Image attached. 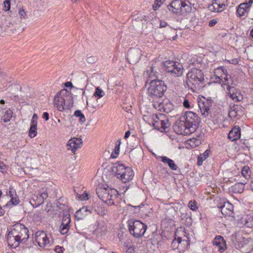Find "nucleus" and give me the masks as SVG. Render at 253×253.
I'll use <instances>...</instances> for the list:
<instances>
[{
  "mask_svg": "<svg viewBox=\"0 0 253 253\" xmlns=\"http://www.w3.org/2000/svg\"><path fill=\"white\" fill-rule=\"evenodd\" d=\"M65 86L66 87H70V86H71L72 88L74 87L72 83L70 82H68L66 83H65Z\"/></svg>",
  "mask_w": 253,
  "mask_h": 253,
  "instance_id": "338daca9",
  "label": "nucleus"
},
{
  "mask_svg": "<svg viewBox=\"0 0 253 253\" xmlns=\"http://www.w3.org/2000/svg\"><path fill=\"white\" fill-rule=\"evenodd\" d=\"M212 102L211 100L204 99L203 100L198 101V106L200 112L204 118H206L211 113V109Z\"/></svg>",
  "mask_w": 253,
  "mask_h": 253,
  "instance_id": "dca6fc26",
  "label": "nucleus"
},
{
  "mask_svg": "<svg viewBox=\"0 0 253 253\" xmlns=\"http://www.w3.org/2000/svg\"><path fill=\"white\" fill-rule=\"evenodd\" d=\"M180 119L196 129L200 123V119L197 114L191 111L186 112L184 116L180 117Z\"/></svg>",
  "mask_w": 253,
  "mask_h": 253,
  "instance_id": "9b49d317",
  "label": "nucleus"
},
{
  "mask_svg": "<svg viewBox=\"0 0 253 253\" xmlns=\"http://www.w3.org/2000/svg\"><path fill=\"white\" fill-rule=\"evenodd\" d=\"M128 224L130 234L136 238L143 236L147 228L146 224L139 220H129Z\"/></svg>",
  "mask_w": 253,
  "mask_h": 253,
  "instance_id": "423d86ee",
  "label": "nucleus"
},
{
  "mask_svg": "<svg viewBox=\"0 0 253 253\" xmlns=\"http://www.w3.org/2000/svg\"><path fill=\"white\" fill-rule=\"evenodd\" d=\"M166 71L173 74L174 77H180L183 74V65L173 61H166L164 63Z\"/></svg>",
  "mask_w": 253,
  "mask_h": 253,
  "instance_id": "9d476101",
  "label": "nucleus"
},
{
  "mask_svg": "<svg viewBox=\"0 0 253 253\" xmlns=\"http://www.w3.org/2000/svg\"><path fill=\"white\" fill-rule=\"evenodd\" d=\"M121 143V140H118L116 144V146L114 150V152L111 154V157L113 158H117L119 154L120 146Z\"/></svg>",
  "mask_w": 253,
  "mask_h": 253,
  "instance_id": "473e14b6",
  "label": "nucleus"
},
{
  "mask_svg": "<svg viewBox=\"0 0 253 253\" xmlns=\"http://www.w3.org/2000/svg\"><path fill=\"white\" fill-rule=\"evenodd\" d=\"M14 192H12V191L9 190L8 191V192L7 193V195H8L10 198H11L12 197L14 196Z\"/></svg>",
  "mask_w": 253,
  "mask_h": 253,
  "instance_id": "774afa93",
  "label": "nucleus"
},
{
  "mask_svg": "<svg viewBox=\"0 0 253 253\" xmlns=\"http://www.w3.org/2000/svg\"><path fill=\"white\" fill-rule=\"evenodd\" d=\"M166 90L167 86L163 81L153 80L150 83L148 94L153 101L157 99L160 100Z\"/></svg>",
  "mask_w": 253,
  "mask_h": 253,
  "instance_id": "7ed1b4c3",
  "label": "nucleus"
},
{
  "mask_svg": "<svg viewBox=\"0 0 253 253\" xmlns=\"http://www.w3.org/2000/svg\"><path fill=\"white\" fill-rule=\"evenodd\" d=\"M192 11L191 4L189 2H183V4L180 10V12L182 15H187L190 13Z\"/></svg>",
  "mask_w": 253,
  "mask_h": 253,
  "instance_id": "cd10ccee",
  "label": "nucleus"
},
{
  "mask_svg": "<svg viewBox=\"0 0 253 253\" xmlns=\"http://www.w3.org/2000/svg\"><path fill=\"white\" fill-rule=\"evenodd\" d=\"M86 104H87V105L89 107H91L93 109H97L99 107V105H94V104L91 103L90 102L89 103V102H88L87 99H86Z\"/></svg>",
  "mask_w": 253,
  "mask_h": 253,
  "instance_id": "4d7b16f0",
  "label": "nucleus"
},
{
  "mask_svg": "<svg viewBox=\"0 0 253 253\" xmlns=\"http://www.w3.org/2000/svg\"><path fill=\"white\" fill-rule=\"evenodd\" d=\"M182 242L181 238H178L177 239L174 240L172 242V245L173 247L177 248L179 245ZM183 242H185V241H183Z\"/></svg>",
  "mask_w": 253,
  "mask_h": 253,
  "instance_id": "09e8293b",
  "label": "nucleus"
},
{
  "mask_svg": "<svg viewBox=\"0 0 253 253\" xmlns=\"http://www.w3.org/2000/svg\"><path fill=\"white\" fill-rule=\"evenodd\" d=\"M10 9V0H6L4 1L3 9L6 11H9Z\"/></svg>",
  "mask_w": 253,
  "mask_h": 253,
  "instance_id": "8fccbe9b",
  "label": "nucleus"
},
{
  "mask_svg": "<svg viewBox=\"0 0 253 253\" xmlns=\"http://www.w3.org/2000/svg\"><path fill=\"white\" fill-rule=\"evenodd\" d=\"M183 106L186 108H189L190 107V102L189 100L187 99H184V101L183 102Z\"/></svg>",
  "mask_w": 253,
  "mask_h": 253,
  "instance_id": "13d9d810",
  "label": "nucleus"
},
{
  "mask_svg": "<svg viewBox=\"0 0 253 253\" xmlns=\"http://www.w3.org/2000/svg\"><path fill=\"white\" fill-rule=\"evenodd\" d=\"M96 231L100 233L101 235H105L107 231L106 224L103 221L99 222L97 227L96 228Z\"/></svg>",
  "mask_w": 253,
  "mask_h": 253,
  "instance_id": "7c9ffc66",
  "label": "nucleus"
},
{
  "mask_svg": "<svg viewBox=\"0 0 253 253\" xmlns=\"http://www.w3.org/2000/svg\"><path fill=\"white\" fill-rule=\"evenodd\" d=\"M37 120L38 116L36 114H34L33 116L31 124L37 125Z\"/></svg>",
  "mask_w": 253,
  "mask_h": 253,
  "instance_id": "6e6d98bb",
  "label": "nucleus"
},
{
  "mask_svg": "<svg viewBox=\"0 0 253 253\" xmlns=\"http://www.w3.org/2000/svg\"><path fill=\"white\" fill-rule=\"evenodd\" d=\"M250 169L248 166H245L242 169L241 173L245 179H247L250 177Z\"/></svg>",
  "mask_w": 253,
  "mask_h": 253,
  "instance_id": "f704fd0d",
  "label": "nucleus"
},
{
  "mask_svg": "<svg viewBox=\"0 0 253 253\" xmlns=\"http://www.w3.org/2000/svg\"><path fill=\"white\" fill-rule=\"evenodd\" d=\"M188 141L189 144L193 147L199 146L201 143V141L200 139L196 138H191L189 139Z\"/></svg>",
  "mask_w": 253,
  "mask_h": 253,
  "instance_id": "58836bf2",
  "label": "nucleus"
},
{
  "mask_svg": "<svg viewBox=\"0 0 253 253\" xmlns=\"http://www.w3.org/2000/svg\"><path fill=\"white\" fill-rule=\"evenodd\" d=\"M13 112L11 110H8L5 112L2 117V119L4 122L6 123L10 121L12 116Z\"/></svg>",
  "mask_w": 253,
  "mask_h": 253,
  "instance_id": "e433bc0d",
  "label": "nucleus"
},
{
  "mask_svg": "<svg viewBox=\"0 0 253 253\" xmlns=\"http://www.w3.org/2000/svg\"><path fill=\"white\" fill-rule=\"evenodd\" d=\"M156 72L154 71V67L151 66L149 67L144 72V75L146 77L152 78L155 77Z\"/></svg>",
  "mask_w": 253,
  "mask_h": 253,
  "instance_id": "2f4dec72",
  "label": "nucleus"
},
{
  "mask_svg": "<svg viewBox=\"0 0 253 253\" xmlns=\"http://www.w3.org/2000/svg\"><path fill=\"white\" fill-rule=\"evenodd\" d=\"M74 115L76 117H80V122L84 123L85 121L84 115L80 110H77L74 113Z\"/></svg>",
  "mask_w": 253,
  "mask_h": 253,
  "instance_id": "a19ab883",
  "label": "nucleus"
},
{
  "mask_svg": "<svg viewBox=\"0 0 253 253\" xmlns=\"http://www.w3.org/2000/svg\"><path fill=\"white\" fill-rule=\"evenodd\" d=\"M87 212L91 213L92 211L87 207H84L77 211L75 215L77 219L81 220L82 219L84 216L87 215Z\"/></svg>",
  "mask_w": 253,
  "mask_h": 253,
  "instance_id": "a878e982",
  "label": "nucleus"
},
{
  "mask_svg": "<svg viewBox=\"0 0 253 253\" xmlns=\"http://www.w3.org/2000/svg\"><path fill=\"white\" fill-rule=\"evenodd\" d=\"M211 150L210 149L206 150L203 153L201 154L198 157L197 165L201 166L204 161H205L209 156Z\"/></svg>",
  "mask_w": 253,
  "mask_h": 253,
  "instance_id": "c756f323",
  "label": "nucleus"
},
{
  "mask_svg": "<svg viewBox=\"0 0 253 253\" xmlns=\"http://www.w3.org/2000/svg\"><path fill=\"white\" fill-rule=\"evenodd\" d=\"M105 95L104 91L102 90L99 87H97L95 88V91L93 93V96L97 97L98 99L104 96Z\"/></svg>",
  "mask_w": 253,
  "mask_h": 253,
  "instance_id": "c9c22d12",
  "label": "nucleus"
},
{
  "mask_svg": "<svg viewBox=\"0 0 253 253\" xmlns=\"http://www.w3.org/2000/svg\"><path fill=\"white\" fill-rule=\"evenodd\" d=\"M95 211L98 214L101 216H104L107 213V210L102 207H98L96 209H95Z\"/></svg>",
  "mask_w": 253,
  "mask_h": 253,
  "instance_id": "ea45409f",
  "label": "nucleus"
},
{
  "mask_svg": "<svg viewBox=\"0 0 253 253\" xmlns=\"http://www.w3.org/2000/svg\"><path fill=\"white\" fill-rule=\"evenodd\" d=\"M225 88L229 93L230 97L235 101H239L240 99L239 98L238 95L240 94L239 92L237 91L236 88L233 86H231L229 84H227V85H224Z\"/></svg>",
  "mask_w": 253,
  "mask_h": 253,
  "instance_id": "5701e85b",
  "label": "nucleus"
},
{
  "mask_svg": "<svg viewBox=\"0 0 253 253\" xmlns=\"http://www.w3.org/2000/svg\"><path fill=\"white\" fill-rule=\"evenodd\" d=\"M82 143L81 138L77 137L72 138L67 142V149L75 153L78 148L81 147Z\"/></svg>",
  "mask_w": 253,
  "mask_h": 253,
  "instance_id": "aec40b11",
  "label": "nucleus"
},
{
  "mask_svg": "<svg viewBox=\"0 0 253 253\" xmlns=\"http://www.w3.org/2000/svg\"><path fill=\"white\" fill-rule=\"evenodd\" d=\"M112 171L116 173L117 177L123 183L129 181L134 176L132 169L128 167H125L122 164L113 166L112 168Z\"/></svg>",
  "mask_w": 253,
  "mask_h": 253,
  "instance_id": "20e7f679",
  "label": "nucleus"
},
{
  "mask_svg": "<svg viewBox=\"0 0 253 253\" xmlns=\"http://www.w3.org/2000/svg\"><path fill=\"white\" fill-rule=\"evenodd\" d=\"M188 206L193 211H196L198 209L197 203L196 201H189Z\"/></svg>",
  "mask_w": 253,
  "mask_h": 253,
  "instance_id": "79ce46f5",
  "label": "nucleus"
},
{
  "mask_svg": "<svg viewBox=\"0 0 253 253\" xmlns=\"http://www.w3.org/2000/svg\"><path fill=\"white\" fill-rule=\"evenodd\" d=\"M246 182H240L235 184L231 188L233 192L236 193H241L244 190V185Z\"/></svg>",
  "mask_w": 253,
  "mask_h": 253,
  "instance_id": "c85d7f7f",
  "label": "nucleus"
},
{
  "mask_svg": "<svg viewBox=\"0 0 253 253\" xmlns=\"http://www.w3.org/2000/svg\"><path fill=\"white\" fill-rule=\"evenodd\" d=\"M153 107L161 112L167 113L170 112L173 108L172 104L168 99H165L161 101V99L155 101L153 104Z\"/></svg>",
  "mask_w": 253,
  "mask_h": 253,
  "instance_id": "f8f14e48",
  "label": "nucleus"
},
{
  "mask_svg": "<svg viewBox=\"0 0 253 253\" xmlns=\"http://www.w3.org/2000/svg\"><path fill=\"white\" fill-rule=\"evenodd\" d=\"M245 225L248 227H253V216L250 217L248 218L245 222Z\"/></svg>",
  "mask_w": 253,
  "mask_h": 253,
  "instance_id": "de8ad7c7",
  "label": "nucleus"
},
{
  "mask_svg": "<svg viewBox=\"0 0 253 253\" xmlns=\"http://www.w3.org/2000/svg\"><path fill=\"white\" fill-rule=\"evenodd\" d=\"M71 219L69 214H66L63 216L62 223L63 224L64 226L69 225Z\"/></svg>",
  "mask_w": 253,
  "mask_h": 253,
  "instance_id": "37998d69",
  "label": "nucleus"
},
{
  "mask_svg": "<svg viewBox=\"0 0 253 253\" xmlns=\"http://www.w3.org/2000/svg\"><path fill=\"white\" fill-rule=\"evenodd\" d=\"M43 118L45 119V121L49 120V114L47 112H44L43 114Z\"/></svg>",
  "mask_w": 253,
  "mask_h": 253,
  "instance_id": "e2e57ef3",
  "label": "nucleus"
},
{
  "mask_svg": "<svg viewBox=\"0 0 253 253\" xmlns=\"http://www.w3.org/2000/svg\"><path fill=\"white\" fill-rule=\"evenodd\" d=\"M174 130L177 134L187 135L193 133L196 129L180 118L175 122Z\"/></svg>",
  "mask_w": 253,
  "mask_h": 253,
  "instance_id": "1a4fd4ad",
  "label": "nucleus"
},
{
  "mask_svg": "<svg viewBox=\"0 0 253 253\" xmlns=\"http://www.w3.org/2000/svg\"><path fill=\"white\" fill-rule=\"evenodd\" d=\"M78 197L81 201H84L88 199V194L86 193H84L82 195L78 194Z\"/></svg>",
  "mask_w": 253,
  "mask_h": 253,
  "instance_id": "603ef678",
  "label": "nucleus"
},
{
  "mask_svg": "<svg viewBox=\"0 0 253 253\" xmlns=\"http://www.w3.org/2000/svg\"><path fill=\"white\" fill-rule=\"evenodd\" d=\"M7 241L9 246L14 248L18 247L21 243H24L22 241L19 240V237L12 229L7 235Z\"/></svg>",
  "mask_w": 253,
  "mask_h": 253,
  "instance_id": "a211bd4d",
  "label": "nucleus"
},
{
  "mask_svg": "<svg viewBox=\"0 0 253 253\" xmlns=\"http://www.w3.org/2000/svg\"><path fill=\"white\" fill-rule=\"evenodd\" d=\"M163 1H164V0H155V2L153 5L154 10H157L162 4Z\"/></svg>",
  "mask_w": 253,
  "mask_h": 253,
  "instance_id": "49530a36",
  "label": "nucleus"
},
{
  "mask_svg": "<svg viewBox=\"0 0 253 253\" xmlns=\"http://www.w3.org/2000/svg\"><path fill=\"white\" fill-rule=\"evenodd\" d=\"M5 75L4 73L0 72V83L2 82L5 79Z\"/></svg>",
  "mask_w": 253,
  "mask_h": 253,
  "instance_id": "69168bd1",
  "label": "nucleus"
},
{
  "mask_svg": "<svg viewBox=\"0 0 253 253\" xmlns=\"http://www.w3.org/2000/svg\"><path fill=\"white\" fill-rule=\"evenodd\" d=\"M48 196L47 193L44 192L36 191L33 195L32 198L30 199V203L34 207H37L42 204L44 200Z\"/></svg>",
  "mask_w": 253,
  "mask_h": 253,
  "instance_id": "2eb2a0df",
  "label": "nucleus"
},
{
  "mask_svg": "<svg viewBox=\"0 0 253 253\" xmlns=\"http://www.w3.org/2000/svg\"><path fill=\"white\" fill-rule=\"evenodd\" d=\"M239 108L241 109V107H239L238 106L237 107H235L233 109L231 110L229 112V115L230 116H232L233 117H236V116L240 115L238 113V111H239L238 109Z\"/></svg>",
  "mask_w": 253,
  "mask_h": 253,
  "instance_id": "a18cd8bd",
  "label": "nucleus"
},
{
  "mask_svg": "<svg viewBox=\"0 0 253 253\" xmlns=\"http://www.w3.org/2000/svg\"><path fill=\"white\" fill-rule=\"evenodd\" d=\"M242 6H246V3H242L240 4L237 10V14L240 16H242L245 15L246 12V10L245 7H242Z\"/></svg>",
  "mask_w": 253,
  "mask_h": 253,
  "instance_id": "4c0bfd02",
  "label": "nucleus"
},
{
  "mask_svg": "<svg viewBox=\"0 0 253 253\" xmlns=\"http://www.w3.org/2000/svg\"><path fill=\"white\" fill-rule=\"evenodd\" d=\"M168 24L166 22L164 21H160V28H164L167 26Z\"/></svg>",
  "mask_w": 253,
  "mask_h": 253,
  "instance_id": "052dcab7",
  "label": "nucleus"
},
{
  "mask_svg": "<svg viewBox=\"0 0 253 253\" xmlns=\"http://www.w3.org/2000/svg\"><path fill=\"white\" fill-rule=\"evenodd\" d=\"M161 161L165 164H167L169 168L173 170H176L178 169L177 166L175 164L174 161L166 156L161 157Z\"/></svg>",
  "mask_w": 253,
  "mask_h": 253,
  "instance_id": "bb28decb",
  "label": "nucleus"
},
{
  "mask_svg": "<svg viewBox=\"0 0 253 253\" xmlns=\"http://www.w3.org/2000/svg\"><path fill=\"white\" fill-rule=\"evenodd\" d=\"M213 244L221 253H223L226 249V242L220 236H216L213 241Z\"/></svg>",
  "mask_w": 253,
  "mask_h": 253,
  "instance_id": "412c9836",
  "label": "nucleus"
},
{
  "mask_svg": "<svg viewBox=\"0 0 253 253\" xmlns=\"http://www.w3.org/2000/svg\"><path fill=\"white\" fill-rule=\"evenodd\" d=\"M5 169V166L3 163L0 162V171L3 172Z\"/></svg>",
  "mask_w": 253,
  "mask_h": 253,
  "instance_id": "0e129e2a",
  "label": "nucleus"
},
{
  "mask_svg": "<svg viewBox=\"0 0 253 253\" xmlns=\"http://www.w3.org/2000/svg\"><path fill=\"white\" fill-rule=\"evenodd\" d=\"M54 251L57 253H63L64 249L62 247L56 246L54 249Z\"/></svg>",
  "mask_w": 253,
  "mask_h": 253,
  "instance_id": "864d4df0",
  "label": "nucleus"
},
{
  "mask_svg": "<svg viewBox=\"0 0 253 253\" xmlns=\"http://www.w3.org/2000/svg\"><path fill=\"white\" fill-rule=\"evenodd\" d=\"M19 203V200L18 198L16 197V194H15V196L12 197L10 201L7 203L6 206H8L9 204H12V205H17Z\"/></svg>",
  "mask_w": 253,
  "mask_h": 253,
  "instance_id": "c03bdc74",
  "label": "nucleus"
},
{
  "mask_svg": "<svg viewBox=\"0 0 253 253\" xmlns=\"http://www.w3.org/2000/svg\"><path fill=\"white\" fill-rule=\"evenodd\" d=\"M35 241L41 248H46L50 243L49 236L42 231H38L36 233Z\"/></svg>",
  "mask_w": 253,
  "mask_h": 253,
  "instance_id": "4468645a",
  "label": "nucleus"
},
{
  "mask_svg": "<svg viewBox=\"0 0 253 253\" xmlns=\"http://www.w3.org/2000/svg\"><path fill=\"white\" fill-rule=\"evenodd\" d=\"M73 100L72 95L67 89H62L54 98V105L57 109L62 111L64 109H69L72 107Z\"/></svg>",
  "mask_w": 253,
  "mask_h": 253,
  "instance_id": "f257e3e1",
  "label": "nucleus"
},
{
  "mask_svg": "<svg viewBox=\"0 0 253 253\" xmlns=\"http://www.w3.org/2000/svg\"><path fill=\"white\" fill-rule=\"evenodd\" d=\"M217 23V21L216 20L213 19L210 21L209 22V26L211 27L215 25Z\"/></svg>",
  "mask_w": 253,
  "mask_h": 253,
  "instance_id": "680f3d73",
  "label": "nucleus"
},
{
  "mask_svg": "<svg viewBox=\"0 0 253 253\" xmlns=\"http://www.w3.org/2000/svg\"><path fill=\"white\" fill-rule=\"evenodd\" d=\"M227 0H214L212 3L209 6V9L214 12L223 11L227 5Z\"/></svg>",
  "mask_w": 253,
  "mask_h": 253,
  "instance_id": "f3484780",
  "label": "nucleus"
},
{
  "mask_svg": "<svg viewBox=\"0 0 253 253\" xmlns=\"http://www.w3.org/2000/svg\"><path fill=\"white\" fill-rule=\"evenodd\" d=\"M183 2L181 0H174L171 2L170 5L168 6V8L173 13H177L179 10L180 11Z\"/></svg>",
  "mask_w": 253,
  "mask_h": 253,
  "instance_id": "b1692460",
  "label": "nucleus"
},
{
  "mask_svg": "<svg viewBox=\"0 0 253 253\" xmlns=\"http://www.w3.org/2000/svg\"><path fill=\"white\" fill-rule=\"evenodd\" d=\"M241 136L240 129L239 127H234L228 134V138L233 141L240 138Z\"/></svg>",
  "mask_w": 253,
  "mask_h": 253,
  "instance_id": "393cba45",
  "label": "nucleus"
},
{
  "mask_svg": "<svg viewBox=\"0 0 253 253\" xmlns=\"http://www.w3.org/2000/svg\"><path fill=\"white\" fill-rule=\"evenodd\" d=\"M12 229L16 233V234L19 237V240L24 243L26 242L29 238V231L24 225L21 224H15Z\"/></svg>",
  "mask_w": 253,
  "mask_h": 253,
  "instance_id": "ddd939ff",
  "label": "nucleus"
},
{
  "mask_svg": "<svg viewBox=\"0 0 253 253\" xmlns=\"http://www.w3.org/2000/svg\"><path fill=\"white\" fill-rule=\"evenodd\" d=\"M152 119V124L155 128L161 131L165 130L170 126L168 119L165 115L162 114H160L159 115H153Z\"/></svg>",
  "mask_w": 253,
  "mask_h": 253,
  "instance_id": "6e6552de",
  "label": "nucleus"
},
{
  "mask_svg": "<svg viewBox=\"0 0 253 253\" xmlns=\"http://www.w3.org/2000/svg\"><path fill=\"white\" fill-rule=\"evenodd\" d=\"M37 125L31 124L30 130L29 131V136L31 138H34L37 135Z\"/></svg>",
  "mask_w": 253,
  "mask_h": 253,
  "instance_id": "72a5a7b5",
  "label": "nucleus"
},
{
  "mask_svg": "<svg viewBox=\"0 0 253 253\" xmlns=\"http://www.w3.org/2000/svg\"><path fill=\"white\" fill-rule=\"evenodd\" d=\"M19 14L21 18H26V13L25 10L21 8L19 10Z\"/></svg>",
  "mask_w": 253,
  "mask_h": 253,
  "instance_id": "5fc2aeb1",
  "label": "nucleus"
},
{
  "mask_svg": "<svg viewBox=\"0 0 253 253\" xmlns=\"http://www.w3.org/2000/svg\"><path fill=\"white\" fill-rule=\"evenodd\" d=\"M60 232L62 234H65L68 233V231L69 229L66 228H64L63 227H60Z\"/></svg>",
  "mask_w": 253,
  "mask_h": 253,
  "instance_id": "bf43d9fd",
  "label": "nucleus"
},
{
  "mask_svg": "<svg viewBox=\"0 0 253 253\" xmlns=\"http://www.w3.org/2000/svg\"><path fill=\"white\" fill-rule=\"evenodd\" d=\"M97 60V58L94 56H90L87 57L86 61L89 63H94Z\"/></svg>",
  "mask_w": 253,
  "mask_h": 253,
  "instance_id": "3c124183",
  "label": "nucleus"
},
{
  "mask_svg": "<svg viewBox=\"0 0 253 253\" xmlns=\"http://www.w3.org/2000/svg\"><path fill=\"white\" fill-rule=\"evenodd\" d=\"M141 55V51L139 49H130L127 53V58L132 64L138 62Z\"/></svg>",
  "mask_w": 253,
  "mask_h": 253,
  "instance_id": "6ab92c4d",
  "label": "nucleus"
},
{
  "mask_svg": "<svg viewBox=\"0 0 253 253\" xmlns=\"http://www.w3.org/2000/svg\"><path fill=\"white\" fill-rule=\"evenodd\" d=\"M212 79L214 82L221 84L224 89H225L224 85H227V84H229L230 82L232 81L230 78H228L226 70L220 67L214 70Z\"/></svg>",
  "mask_w": 253,
  "mask_h": 253,
  "instance_id": "0eeeda50",
  "label": "nucleus"
},
{
  "mask_svg": "<svg viewBox=\"0 0 253 253\" xmlns=\"http://www.w3.org/2000/svg\"><path fill=\"white\" fill-rule=\"evenodd\" d=\"M186 84L191 89L195 90L201 87L204 82V75L202 71L193 68L187 74Z\"/></svg>",
  "mask_w": 253,
  "mask_h": 253,
  "instance_id": "f03ea898",
  "label": "nucleus"
},
{
  "mask_svg": "<svg viewBox=\"0 0 253 253\" xmlns=\"http://www.w3.org/2000/svg\"><path fill=\"white\" fill-rule=\"evenodd\" d=\"M222 214L225 216H231L233 214V206L229 202L224 203L223 206H220Z\"/></svg>",
  "mask_w": 253,
  "mask_h": 253,
  "instance_id": "4be33fe9",
  "label": "nucleus"
},
{
  "mask_svg": "<svg viewBox=\"0 0 253 253\" xmlns=\"http://www.w3.org/2000/svg\"><path fill=\"white\" fill-rule=\"evenodd\" d=\"M96 193L98 197L104 203L111 205L113 204L112 201L117 197L118 191L113 188L99 187L96 189Z\"/></svg>",
  "mask_w": 253,
  "mask_h": 253,
  "instance_id": "39448f33",
  "label": "nucleus"
}]
</instances>
